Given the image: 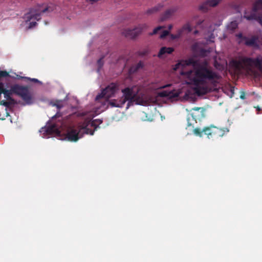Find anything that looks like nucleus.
Instances as JSON below:
<instances>
[{
  "label": "nucleus",
  "instance_id": "1",
  "mask_svg": "<svg viewBox=\"0 0 262 262\" xmlns=\"http://www.w3.org/2000/svg\"><path fill=\"white\" fill-rule=\"evenodd\" d=\"M187 66H192L194 68L193 73L190 80L197 95L202 96L210 92L211 89L209 83H213L215 80L219 79L220 76L217 73L209 67L207 63L201 64L192 58L181 60L174 66L173 69L177 70L181 66L184 67Z\"/></svg>",
  "mask_w": 262,
  "mask_h": 262
},
{
  "label": "nucleus",
  "instance_id": "2",
  "mask_svg": "<svg viewBox=\"0 0 262 262\" xmlns=\"http://www.w3.org/2000/svg\"><path fill=\"white\" fill-rule=\"evenodd\" d=\"M230 67L233 69L235 73L240 72L244 69V66L252 67L255 66L260 71H262V58L258 57L256 58L251 57H242L239 60L233 59L230 62Z\"/></svg>",
  "mask_w": 262,
  "mask_h": 262
},
{
  "label": "nucleus",
  "instance_id": "3",
  "mask_svg": "<svg viewBox=\"0 0 262 262\" xmlns=\"http://www.w3.org/2000/svg\"><path fill=\"white\" fill-rule=\"evenodd\" d=\"M227 129L220 128L214 125L204 127L202 129L200 128H195L193 129V133L197 136L202 137L204 134L207 136L209 139H217L222 137L228 132Z\"/></svg>",
  "mask_w": 262,
  "mask_h": 262
},
{
  "label": "nucleus",
  "instance_id": "4",
  "mask_svg": "<svg viewBox=\"0 0 262 262\" xmlns=\"http://www.w3.org/2000/svg\"><path fill=\"white\" fill-rule=\"evenodd\" d=\"M88 123L89 122L86 123L85 125L83 124L82 126L71 129L67 135L68 140L70 141L76 142L83 136V134L93 135L95 130H92L91 129L88 128Z\"/></svg>",
  "mask_w": 262,
  "mask_h": 262
},
{
  "label": "nucleus",
  "instance_id": "5",
  "mask_svg": "<svg viewBox=\"0 0 262 262\" xmlns=\"http://www.w3.org/2000/svg\"><path fill=\"white\" fill-rule=\"evenodd\" d=\"M12 91L19 96L27 104L33 103L32 96L27 87L15 85L12 88Z\"/></svg>",
  "mask_w": 262,
  "mask_h": 262
},
{
  "label": "nucleus",
  "instance_id": "6",
  "mask_svg": "<svg viewBox=\"0 0 262 262\" xmlns=\"http://www.w3.org/2000/svg\"><path fill=\"white\" fill-rule=\"evenodd\" d=\"M259 9H262V0H256L253 6L252 13L247 15L245 12L244 17L249 20H256L262 26V14L258 15L256 14Z\"/></svg>",
  "mask_w": 262,
  "mask_h": 262
},
{
  "label": "nucleus",
  "instance_id": "7",
  "mask_svg": "<svg viewBox=\"0 0 262 262\" xmlns=\"http://www.w3.org/2000/svg\"><path fill=\"white\" fill-rule=\"evenodd\" d=\"M123 96L121 98L122 103L124 104L128 101L127 108H128L130 103L136 101L137 98V94L133 91L132 88H126L122 90Z\"/></svg>",
  "mask_w": 262,
  "mask_h": 262
},
{
  "label": "nucleus",
  "instance_id": "8",
  "mask_svg": "<svg viewBox=\"0 0 262 262\" xmlns=\"http://www.w3.org/2000/svg\"><path fill=\"white\" fill-rule=\"evenodd\" d=\"M48 10V8H46L42 10L39 8H31L28 13L25 14L24 19L26 22L30 21L32 19L38 21L41 19V14L47 12Z\"/></svg>",
  "mask_w": 262,
  "mask_h": 262
},
{
  "label": "nucleus",
  "instance_id": "9",
  "mask_svg": "<svg viewBox=\"0 0 262 262\" xmlns=\"http://www.w3.org/2000/svg\"><path fill=\"white\" fill-rule=\"evenodd\" d=\"M118 89V85L114 83H112L109 84L106 88L101 92V93L96 97V100H98L101 98H105L108 99L111 97L114 96Z\"/></svg>",
  "mask_w": 262,
  "mask_h": 262
},
{
  "label": "nucleus",
  "instance_id": "10",
  "mask_svg": "<svg viewBox=\"0 0 262 262\" xmlns=\"http://www.w3.org/2000/svg\"><path fill=\"white\" fill-rule=\"evenodd\" d=\"M146 24L139 25L137 27L133 29H126L123 32V34L127 38L134 39L139 35L143 30L147 28Z\"/></svg>",
  "mask_w": 262,
  "mask_h": 262
},
{
  "label": "nucleus",
  "instance_id": "11",
  "mask_svg": "<svg viewBox=\"0 0 262 262\" xmlns=\"http://www.w3.org/2000/svg\"><path fill=\"white\" fill-rule=\"evenodd\" d=\"M205 111L204 108L201 107H195L191 108L190 111V113L188 114V117L189 125H191L189 123V121L191 118L192 120H194L195 122H196L197 120H200L203 118L205 116Z\"/></svg>",
  "mask_w": 262,
  "mask_h": 262
},
{
  "label": "nucleus",
  "instance_id": "12",
  "mask_svg": "<svg viewBox=\"0 0 262 262\" xmlns=\"http://www.w3.org/2000/svg\"><path fill=\"white\" fill-rule=\"evenodd\" d=\"M50 105L53 106H56L58 110V111L56 113V114L52 117V120L60 117L61 116V113L60 112L59 110L63 107L62 100H56L55 101H52L50 102Z\"/></svg>",
  "mask_w": 262,
  "mask_h": 262
},
{
  "label": "nucleus",
  "instance_id": "13",
  "mask_svg": "<svg viewBox=\"0 0 262 262\" xmlns=\"http://www.w3.org/2000/svg\"><path fill=\"white\" fill-rule=\"evenodd\" d=\"M258 37L256 35H253L250 38L245 40V45L248 47H258Z\"/></svg>",
  "mask_w": 262,
  "mask_h": 262
},
{
  "label": "nucleus",
  "instance_id": "14",
  "mask_svg": "<svg viewBox=\"0 0 262 262\" xmlns=\"http://www.w3.org/2000/svg\"><path fill=\"white\" fill-rule=\"evenodd\" d=\"M177 10L178 8L177 7H171L166 10L165 11V12L162 14L161 16V20L163 21L169 18L174 14V13L177 11Z\"/></svg>",
  "mask_w": 262,
  "mask_h": 262
},
{
  "label": "nucleus",
  "instance_id": "15",
  "mask_svg": "<svg viewBox=\"0 0 262 262\" xmlns=\"http://www.w3.org/2000/svg\"><path fill=\"white\" fill-rule=\"evenodd\" d=\"M46 132L49 134H56L59 135L60 134L61 131L59 128L58 127L57 124L54 123L51 125H49L47 127L46 129Z\"/></svg>",
  "mask_w": 262,
  "mask_h": 262
},
{
  "label": "nucleus",
  "instance_id": "16",
  "mask_svg": "<svg viewBox=\"0 0 262 262\" xmlns=\"http://www.w3.org/2000/svg\"><path fill=\"white\" fill-rule=\"evenodd\" d=\"M173 51H174V49L173 48L163 47L160 49L159 52L158 53V56L159 58H161L162 56V55H163L164 54H165L166 53L171 54Z\"/></svg>",
  "mask_w": 262,
  "mask_h": 262
},
{
  "label": "nucleus",
  "instance_id": "17",
  "mask_svg": "<svg viewBox=\"0 0 262 262\" xmlns=\"http://www.w3.org/2000/svg\"><path fill=\"white\" fill-rule=\"evenodd\" d=\"M108 104L111 107H122L124 105V103H122V100L119 99H112L108 101Z\"/></svg>",
  "mask_w": 262,
  "mask_h": 262
},
{
  "label": "nucleus",
  "instance_id": "18",
  "mask_svg": "<svg viewBox=\"0 0 262 262\" xmlns=\"http://www.w3.org/2000/svg\"><path fill=\"white\" fill-rule=\"evenodd\" d=\"M159 95L162 97H175L178 96V94H176L172 91H163L159 93Z\"/></svg>",
  "mask_w": 262,
  "mask_h": 262
},
{
  "label": "nucleus",
  "instance_id": "19",
  "mask_svg": "<svg viewBox=\"0 0 262 262\" xmlns=\"http://www.w3.org/2000/svg\"><path fill=\"white\" fill-rule=\"evenodd\" d=\"M13 93L12 91V90L11 91L6 90L4 88L3 86V92L2 94H4V97L7 100H10L12 102V103H15V100L11 97L12 93Z\"/></svg>",
  "mask_w": 262,
  "mask_h": 262
},
{
  "label": "nucleus",
  "instance_id": "20",
  "mask_svg": "<svg viewBox=\"0 0 262 262\" xmlns=\"http://www.w3.org/2000/svg\"><path fill=\"white\" fill-rule=\"evenodd\" d=\"M144 66L143 62L141 61H139L138 63L132 66L129 69L130 73H135L138 71L139 69H142Z\"/></svg>",
  "mask_w": 262,
  "mask_h": 262
},
{
  "label": "nucleus",
  "instance_id": "21",
  "mask_svg": "<svg viewBox=\"0 0 262 262\" xmlns=\"http://www.w3.org/2000/svg\"><path fill=\"white\" fill-rule=\"evenodd\" d=\"M163 7V5L162 4H159L157 6H155L154 7L147 10L146 12V13L147 14H151L152 13H156L160 11L162 8Z\"/></svg>",
  "mask_w": 262,
  "mask_h": 262
},
{
  "label": "nucleus",
  "instance_id": "22",
  "mask_svg": "<svg viewBox=\"0 0 262 262\" xmlns=\"http://www.w3.org/2000/svg\"><path fill=\"white\" fill-rule=\"evenodd\" d=\"M88 123V125L89 124H91V126L92 127H94L95 128V129H96L97 127V124L98 125H99L101 123H102V121L101 120H100V119H95V120H93L91 122L90 120H85L84 122V125H85L86 123Z\"/></svg>",
  "mask_w": 262,
  "mask_h": 262
},
{
  "label": "nucleus",
  "instance_id": "23",
  "mask_svg": "<svg viewBox=\"0 0 262 262\" xmlns=\"http://www.w3.org/2000/svg\"><path fill=\"white\" fill-rule=\"evenodd\" d=\"M221 1L222 0H207L206 2L210 7H214L217 6Z\"/></svg>",
  "mask_w": 262,
  "mask_h": 262
},
{
  "label": "nucleus",
  "instance_id": "24",
  "mask_svg": "<svg viewBox=\"0 0 262 262\" xmlns=\"http://www.w3.org/2000/svg\"><path fill=\"white\" fill-rule=\"evenodd\" d=\"M209 6L205 1L199 6V9L203 12H207L209 9Z\"/></svg>",
  "mask_w": 262,
  "mask_h": 262
},
{
  "label": "nucleus",
  "instance_id": "25",
  "mask_svg": "<svg viewBox=\"0 0 262 262\" xmlns=\"http://www.w3.org/2000/svg\"><path fill=\"white\" fill-rule=\"evenodd\" d=\"M179 30H181V33L183 34L184 31H187L188 32L191 31L192 29L189 24H186L184 25L182 28L180 29Z\"/></svg>",
  "mask_w": 262,
  "mask_h": 262
},
{
  "label": "nucleus",
  "instance_id": "26",
  "mask_svg": "<svg viewBox=\"0 0 262 262\" xmlns=\"http://www.w3.org/2000/svg\"><path fill=\"white\" fill-rule=\"evenodd\" d=\"M236 37L239 39L238 43H242L244 40L247 39V37L243 36L241 33L236 34Z\"/></svg>",
  "mask_w": 262,
  "mask_h": 262
},
{
  "label": "nucleus",
  "instance_id": "27",
  "mask_svg": "<svg viewBox=\"0 0 262 262\" xmlns=\"http://www.w3.org/2000/svg\"><path fill=\"white\" fill-rule=\"evenodd\" d=\"M15 103H12V102H11V101H10V100H8V101H5V100H2L1 102V105H3L6 107H9L10 106V105H13V104H14Z\"/></svg>",
  "mask_w": 262,
  "mask_h": 262
},
{
  "label": "nucleus",
  "instance_id": "28",
  "mask_svg": "<svg viewBox=\"0 0 262 262\" xmlns=\"http://www.w3.org/2000/svg\"><path fill=\"white\" fill-rule=\"evenodd\" d=\"M182 35V34L181 33V30H179V29L177 31V34H170V37L172 39H176L179 38Z\"/></svg>",
  "mask_w": 262,
  "mask_h": 262
},
{
  "label": "nucleus",
  "instance_id": "29",
  "mask_svg": "<svg viewBox=\"0 0 262 262\" xmlns=\"http://www.w3.org/2000/svg\"><path fill=\"white\" fill-rule=\"evenodd\" d=\"M238 27V24L236 21H233L230 23L228 26V28L230 30H234Z\"/></svg>",
  "mask_w": 262,
  "mask_h": 262
},
{
  "label": "nucleus",
  "instance_id": "30",
  "mask_svg": "<svg viewBox=\"0 0 262 262\" xmlns=\"http://www.w3.org/2000/svg\"><path fill=\"white\" fill-rule=\"evenodd\" d=\"M9 73L6 71H0V79L3 77H6L9 76Z\"/></svg>",
  "mask_w": 262,
  "mask_h": 262
},
{
  "label": "nucleus",
  "instance_id": "31",
  "mask_svg": "<svg viewBox=\"0 0 262 262\" xmlns=\"http://www.w3.org/2000/svg\"><path fill=\"white\" fill-rule=\"evenodd\" d=\"M169 34V31L167 30H163L162 31L161 34H160V38H164Z\"/></svg>",
  "mask_w": 262,
  "mask_h": 262
},
{
  "label": "nucleus",
  "instance_id": "32",
  "mask_svg": "<svg viewBox=\"0 0 262 262\" xmlns=\"http://www.w3.org/2000/svg\"><path fill=\"white\" fill-rule=\"evenodd\" d=\"M162 28V27H161V26H159V27L155 28L154 30H153V32L152 33H149V35H152L157 34L158 32V31H160Z\"/></svg>",
  "mask_w": 262,
  "mask_h": 262
},
{
  "label": "nucleus",
  "instance_id": "33",
  "mask_svg": "<svg viewBox=\"0 0 262 262\" xmlns=\"http://www.w3.org/2000/svg\"><path fill=\"white\" fill-rule=\"evenodd\" d=\"M104 56L99 59L97 61V64L99 68H101L103 66V59Z\"/></svg>",
  "mask_w": 262,
  "mask_h": 262
},
{
  "label": "nucleus",
  "instance_id": "34",
  "mask_svg": "<svg viewBox=\"0 0 262 262\" xmlns=\"http://www.w3.org/2000/svg\"><path fill=\"white\" fill-rule=\"evenodd\" d=\"M25 78L27 79V80H28L29 81H31L34 82H35V83H41L40 81H39L37 79H36V78H29V77H25Z\"/></svg>",
  "mask_w": 262,
  "mask_h": 262
},
{
  "label": "nucleus",
  "instance_id": "35",
  "mask_svg": "<svg viewBox=\"0 0 262 262\" xmlns=\"http://www.w3.org/2000/svg\"><path fill=\"white\" fill-rule=\"evenodd\" d=\"M208 52V51L205 49H202L200 51V54L202 56H206V53Z\"/></svg>",
  "mask_w": 262,
  "mask_h": 262
},
{
  "label": "nucleus",
  "instance_id": "36",
  "mask_svg": "<svg viewBox=\"0 0 262 262\" xmlns=\"http://www.w3.org/2000/svg\"><path fill=\"white\" fill-rule=\"evenodd\" d=\"M36 25H37V23L36 21L30 22L29 24V28H32L33 27H34L35 26H36Z\"/></svg>",
  "mask_w": 262,
  "mask_h": 262
},
{
  "label": "nucleus",
  "instance_id": "37",
  "mask_svg": "<svg viewBox=\"0 0 262 262\" xmlns=\"http://www.w3.org/2000/svg\"><path fill=\"white\" fill-rule=\"evenodd\" d=\"M240 98L241 99H245L246 98L245 93L244 92H242L240 95Z\"/></svg>",
  "mask_w": 262,
  "mask_h": 262
},
{
  "label": "nucleus",
  "instance_id": "38",
  "mask_svg": "<svg viewBox=\"0 0 262 262\" xmlns=\"http://www.w3.org/2000/svg\"><path fill=\"white\" fill-rule=\"evenodd\" d=\"M203 21H204L203 20H198V22H197V25L198 26L201 25L203 23Z\"/></svg>",
  "mask_w": 262,
  "mask_h": 262
},
{
  "label": "nucleus",
  "instance_id": "39",
  "mask_svg": "<svg viewBox=\"0 0 262 262\" xmlns=\"http://www.w3.org/2000/svg\"><path fill=\"white\" fill-rule=\"evenodd\" d=\"M172 27H173L172 25H168V29H169V30H170L171 29H172Z\"/></svg>",
  "mask_w": 262,
  "mask_h": 262
},
{
  "label": "nucleus",
  "instance_id": "40",
  "mask_svg": "<svg viewBox=\"0 0 262 262\" xmlns=\"http://www.w3.org/2000/svg\"><path fill=\"white\" fill-rule=\"evenodd\" d=\"M170 84L165 85L163 86L162 88H166V87H167V86H170Z\"/></svg>",
  "mask_w": 262,
  "mask_h": 262
},
{
  "label": "nucleus",
  "instance_id": "41",
  "mask_svg": "<svg viewBox=\"0 0 262 262\" xmlns=\"http://www.w3.org/2000/svg\"><path fill=\"white\" fill-rule=\"evenodd\" d=\"M257 110H258V111H260V108H259L258 107H257Z\"/></svg>",
  "mask_w": 262,
  "mask_h": 262
},
{
  "label": "nucleus",
  "instance_id": "42",
  "mask_svg": "<svg viewBox=\"0 0 262 262\" xmlns=\"http://www.w3.org/2000/svg\"><path fill=\"white\" fill-rule=\"evenodd\" d=\"M198 33V31H195L194 32V33Z\"/></svg>",
  "mask_w": 262,
  "mask_h": 262
},
{
  "label": "nucleus",
  "instance_id": "43",
  "mask_svg": "<svg viewBox=\"0 0 262 262\" xmlns=\"http://www.w3.org/2000/svg\"><path fill=\"white\" fill-rule=\"evenodd\" d=\"M45 24H46V25H47V24H48V23H47V22H45Z\"/></svg>",
  "mask_w": 262,
  "mask_h": 262
},
{
  "label": "nucleus",
  "instance_id": "44",
  "mask_svg": "<svg viewBox=\"0 0 262 262\" xmlns=\"http://www.w3.org/2000/svg\"><path fill=\"white\" fill-rule=\"evenodd\" d=\"M91 1H95V0H90Z\"/></svg>",
  "mask_w": 262,
  "mask_h": 262
}]
</instances>
